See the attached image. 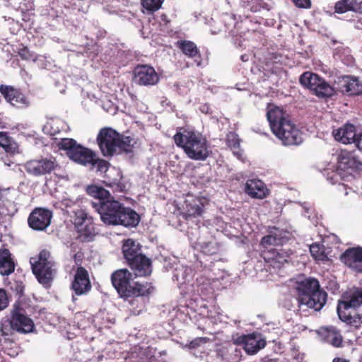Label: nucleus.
Here are the masks:
<instances>
[{"label":"nucleus","instance_id":"obj_25","mask_svg":"<svg viewBox=\"0 0 362 362\" xmlns=\"http://www.w3.org/2000/svg\"><path fill=\"white\" fill-rule=\"evenodd\" d=\"M338 163L344 169L362 170V162L355 151L341 150L338 156Z\"/></svg>","mask_w":362,"mask_h":362},{"label":"nucleus","instance_id":"obj_18","mask_svg":"<svg viewBox=\"0 0 362 362\" xmlns=\"http://www.w3.org/2000/svg\"><path fill=\"white\" fill-rule=\"evenodd\" d=\"M340 260L357 273H362V247L348 248L340 257Z\"/></svg>","mask_w":362,"mask_h":362},{"label":"nucleus","instance_id":"obj_12","mask_svg":"<svg viewBox=\"0 0 362 362\" xmlns=\"http://www.w3.org/2000/svg\"><path fill=\"white\" fill-rule=\"evenodd\" d=\"M10 320L16 332L27 334L32 332L35 325L33 321L26 315L25 310L20 303H15L11 313Z\"/></svg>","mask_w":362,"mask_h":362},{"label":"nucleus","instance_id":"obj_10","mask_svg":"<svg viewBox=\"0 0 362 362\" xmlns=\"http://www.w3.org/2000/svg\"><path fill=\"white\" fill-rule=\"evenodd\" d=\"M232 341L235 345L242 347L248 355L256 354L267 345L265 338L256 332L248 334H233Z\"/></svg>","mask_w":362,"mask_h":362},{"label":"nucleus","instance_id":"obj_51","mask_svg":"<svg viewBox=\"0 0 362 362\" xmlns=\"http://www.w3.org/2000/svg\"><path fill=\"white\" fill-rule=\"evenodd\" d=\"M332 362H349V361L344 358H334Z\"/></svg>","mask_w":362,"mask_h":362},{"label":"nucleus","instance_id":"obj_29","mask_svg":"<svg viewBox=\"0 0 362 362\" xmlns=\"http://www.w3.org/2000/svg\"><path fill=\"white\" fill-rule=\"evenodd\" d=\"M332 134L336 140L343 144H350L352 141L355 142L358 135L355 132V126L351 124H346L342 127L334 129Z\"/></svg>","mask_w":362,"mask_h":362},{"label":"nucleus","instance_id":"obj_38","mask_svg":"<svg viewBox=\"0 0 362 362\" xmlns=\"http://www.w3.org/2000/svg\"><path fill=\"white\" fill-rule=\"evenodd\" d=\"M226 143L228 148L235 151L239 149L240 145V139L235 132H229L226 134Z\"/></svg>","mask_w":362,"mask_h":362},{"label":"nucleus","instance_id":"obj_7","mask_svg":"<svg viewBox=\"0 0 362 362\" xmlns=\"http://www.w3.org/2000/svg\"><path fill=\"white\" fill-rule=\"evenodd\" d=\"M300 83L320 98H331L335 94L334 88L325 78L315 73L304 72L299 78Z\"/></svg>","mask_w":362,"mask_h":362},{"label":"nucleus","instance_id":"obj_30","mask_svg":"<svg viewBox=\"0 0 362 362\" xmlns=\"http://www.w3.org/2000/svg\"><path fill=\"white\" fill-rule=\"evenodd\" d=\"M87 193L95 199V201L91 202L93 208L96 211V204L105 202L112 198L109 191L106 190L102 187L97 185H90L87 187Z\"/></svg>","mask_w":362,"mask_h":362},{"label":"nucleus","instance_id":"obj_37","mask_svg":"<svg viewBox=\"0 0 362 362\" xmlns=\"http://www.w3.org/2000/svg\"><path fill=\"white\" fill-rule=\"evenodd\" d=\"M165 0H141V6L149 13L158 11Z\"/></svg>","mask_w":362,"mask_h":362},{"label":"nucleus","instance_id":"obj_47","mask_svg":"<svg viewBox=\"0 0 362 362\" xmlns=\"http://www.w3.org/2000/svg\"><path fill=\"white\" fill-rule=\"evenodd\" d=\"M293 1L298 8H309L311 6L310 0H293Z\"/></svg>","mask_w":362,"mask_h":362},{"label":"nucleus","instance_id":"obj_8","mask_svg":"<svg viewBox=\"0 0 362 362\" xmlns=\"http://www.w3.org/2000/svg\"><path fill=\"white\" fill-rule=\"evenodd\" d=\"M59 148L66 151L69 158L84 166H89L94 160L95 152L78 144L74 139L64 138L59 141Z\"/></svg>","mask_w":362,"mask_h":362},{"label":"nucleus","instance_id":"obj_1","mask_svg":"<svg viewBox=\"0 0 362 362\" xmlns=\"http://www.w3.org/2000/svg\"><path fill=\"white\" fill-rule=\"evenodd\" d=\"M267 117L272 132L285 146H298L303 142V133L286 112L278 107L269 109Z\"/></svg>","mask_w":362,"mask_h":362},{"label":"nucleus","instance_id":"obj_5","mask_svg":"<svg viewBox=\"0 0 362 362\" xmlns=\"http://www.w3.org/2000/svg\"><path fill=\"white\" fill-rule=\"evenodd\" d=\"M134 139L122 135L110 127L100 129L97 136V142L104 156H112L116 153L132 152Z\"/></svg>","mask_w":362,"mask_h":362},{"label":"nucleus","instance_id":"obj_16","mask_svg":"<svg viewBox=\"0 0 362 362\" xmlns=\"http://www.w3.org/2000/svg\"><path fill=\"white\" fill-rule=\"evenodd\" d=\"M75 223L78 226V239L82 242H90L95 235V229L92 222H87V214L82 209L75 211Z\"/></svg>","mask_w":362,"mask_h":362},{"label":"nucleus","instance_id":"obj_49","mask_svg":"<svg viewBox=\"0 0 362 362\" xmlns=\"http://www.w3.org/2000/svg\"><path fill=\"white\" fill-rule=\"evenodd\" d=\"M111 186L115 191L117 192H123L125 188V185L122 182L113 183V185H111Z\"/></svg>","mask_w":362,"mask_h":362},{"label":"nucleus","instance_id":"obj_48","mask_svg":"<svg viewBox=\"0 0 362 362\" xmlns=\"http://www.w3.org/2000/svg\"><path fill=\"white\" fill-rule=\"evenodd\" d=\"M355 144L356 147L362 151V132L357 135L355 139Z\"/></svg>","mask_w":362,"mask_h":362},{"label":"nucleus","instance_id":"obj_21","mask_svg":"<svg viewBox=\"0 0 362 362\" xmlns=\"http://www.w3.org/2000/svg\"><path fill=\"white\" fill-rule=\"evenodd\" d=\"M338 89L344 94L358 95L362 94V83L357 77L343 76L339 78Z\"/></svg>","mask_w":362,"mask_h":362},{"label":"nucleus","instance_id":"obj_20","mask_svg":"<svg viewBox=\"0 0 362 362\" xmlns=\"http://www.w3.org/2000/svg\"><path fill=\"white\" fill-rule=\"evenodd\" d=\"M127 266L136 276L146 277L152 272V261L143 253L130 262Z\"/></svg>","mask_w":362,"mask_h":362},{"label":"nucleus","instance_id":"obj_24","mask_svg":"<svg viewBox=\"0 0 362 362\" xmlns=\"http://www.w3.org/2000/svg\"><path fill=\"white\" fill-rule=\"evenodd\" d=\"M327 299V293L321 288L307 296L305 300H301L298 302L300 305H305L308 308L313 309L315 311H320L325 305Z\"/></svg>","mask_w":362,"mask_h":362},{"label":"nucleus","instance_id":"obj_19","mask_svg":"<svg viewBox=\"0 0 362 362\" xmlns=\"http://www.w3.org/2000/svg\"><path fill=\"white\" fill-rule=\"evenodd\" d=\"M135 81L140 85H155L159 81V76L155 69L148 65H139L134 69Z\"/></svg>","mask_w":362,"mask_h":362},{"label":"nucleus","instance_id":"obj_11","mask_svg":"<svg viewBox=\"0 0 362 362\" xmlns=\"http://www.w3.org/2000/svg\"><path fill=\"white\" fill-rule=\"evenodd\" d=\"M110 279L119 296L127 300L133 283L132 274L127 269H119L112 273Z\"/></svg>","mask_w":362,"mask_h":362},{"label":"nucleus","instance_id":"obj_43","mask_svg":"<svg viewBox=\"0 0 362 362\" xmlns=\"http://www.w3.org/2000/svg\"><path fill=\"white\" fill-rule=\"evenodd\" d=\"M269 233L277 238L276 243L279 245V246H284V243L288 240L286 232L277 228H273V229L270 230Z\"/></svg>","mask_w":362,"mask_h":362},{"label":"nucleus","instance_id":"obj_17","mask_svg":"<svg viewBox=\"0 0 362 362\" xmlns=\"http://www.w3.org/2000/svg\"><path fill=\"white\" fill-rule=\"evenodd\" d=\"M91 288L88 271L81 266L78 267L71 283V289L76 295L81 296L88 293Z\"/></svg>","mask_w":362,"mask_h":362},{"label":"nucleus","instance_id":"obj_55","mask_svg":"<svg viewBox=\"0 0 362 362\" xmlns=\"http://www.w3.org/2000/svg\"><path fill=\"white\" fill-rule=\"evenodd\" d=\"M78 10L85 12V8L83 6L79 7Z\"/></svg>","mask_w":362,"mask_h":362},{"label":"nucleus","instance_id":"obj_52","mask_svg":"<svg viewBox=\"0 0 362 362\" xmlns=\"http://www.w3.org/2000/svg\"><path fill=\"white\" fill-rule=\"evenodd\" d=\"M206 109H208V107L206 105H204V106L202 107L201 110L203 112H207V110H206Z\"/></svg>","mask_w":362,"mask_h":362},{"label":"nucleus","instance_id":"obj_32","mask_svg":"<svg viewBox=\"0 0 362 362\" xmlns=\"http://www.w3.org/2000/svg\"><path fill=\"white\" fill-rule=\"evenodd\" d=\"M154 287L151 282L133 281L132 288L128 295V299L135 297H146L151 295Z\"/></svg>","mask_w":362,"mask_h":362},{"label":"nucleus","instance_id":"obj_2","mask_svg":"<svg viewBox=\"0 0 362 362\" xmlns=\"http://www.w3.org/2000/svg\"><path fill=\"white\" fill-rule=\"evenodd\" d=\"M95 206L101 221L106 225L136 227L140 222V216L134 209L125 206L113 197Z\"/></svg>","mask_w":362,"mask_h":362},{"label":"nucleus","instance_id":"obj_4","mask_svg":"<svg viewBox=\"0 0 362 362\" xmlns=\"http://www.w3.org/2000/svg\"><path fill=\"white\" fill-rule=\"evenodd\" d=\"M337 310L341 321L359 328L362 324V287L346 291L338 301Z\"/></svg>","mask_w":362,"mask_h":362},{"label":"nucleus","instance_id":"obj_15","mask_svg":"<svg viewBox=\"0 0 362 362\" xmlns=\"http://www.w3.org/2000/svg\"><path fill=\"white\" fill-rule=\"evenodd\" d=\"M0 93L6 100L17 108L24 109L29 107L30 103L28 98L21 91L11 86L1 85Z\"/></svg>","mask_w":362,"mask_h":362},{"label":"nucleus","instance_id":"obj_40","mask_svg":"<svg viewBox=\"0 0 362 362\" xmlns=\"http://www.w3.org/2000/svg\"><path fill=\"white\" fill-rule=\"evenodd\" d=\"M93 160H94L92 162L93 163H90L89 165L91 168H95L98 171L101 173H105L107 170L110 165V163L107 161L99 158L96 153H95Z\"/></svg>","mask_w":362,"mask_h":362},{"label":"nucleus","instance_id":"obj_42","mask_svg":"<svg viewBox=\"0 0 362 362\" xmlns=\"http://www.w3.org/2000/svg\"><path fill=\"white\" fill-rule=\"evenodd\" d=\"M276 240L277 238L269 233V235H265L262 238L260 243L265 250H268L272 247H279L276 243Z\"/></svg>","mask_w":362,"mask_h":362},{"label":"nucleus","instance_id":"obj_50","mask_svg":"<svg viewBox=\"0 0 362 362\" xmlns=\"http://www.w3.org/2000/svg\"><path fill=\"white\" fill-rule=\"evenodd\" d=\"M160 18H161L162 21L165 22V24H167V23H170V20L168 18L167 15H165V14H162V15H161V16H160Z\"/></svg>","mask_w":362,"mask_h":362},{"label":"nucleus","instance_id":"obj_14","mask_svg":"<svg viewBox=\"0 0 362 362\" xmlns=\"http://www.w3.org/2000/svg\"><path fill=\"white\" fill-rule=\"evenodd\" d=\"M52 211L42 207L34 209L28 218V223L34 230H45L51 223Z\"/></svg>","mask_w":362,"mask_h":362},{"label":"nucleus","instance_id":"obj_23","mask_svg":"<svg viewBox=\"0 0 362 362\" xmlns=\"http://www.w3.org/2000/svg\"><path fill=\"white\" fill-rule=\"evenodd\" d=\"M320 288V283L317 279L314 278H305L303 280L298 281L296 285V291L298 302L301 300H305L307 296L313 293V291H317Z\"/></svg>","mask_w":362,"mask_h":362},{"label":"nucleus","instance_id":"obj_36","mask_svg":"<svg viewBox=\"0 0 362 362\" xmlns=\"http://www.w3.org/2000/svg\"><path fill=\"white\" fill-rule=\"evenodd\" d=\"M310 252L312 257L317 261H325L328 259L325 252V247L323 245L313 243L310 246Z\"/></svg>","mask_w":362,"mask_h":362},{"label":"nucleus","instance_id":"obj_27","mask_svg":"<svg viewBox=\"0 0 362 362\" xmlns=\"http://www.w3.org/2000/svg\"><path fill=\"white\" fill-rule=\"evenodd\" d=\"M245 192L252 198L262 199L269 194V189L259 180H248L245 187Z\"/></svg>","mask_w":362,"mask_h":362},{"label":"nucleus","instance_id":"obj_9","mask_svg":"<svg viewBox=\"0 0 362 362\" xmlns=\"http://www.w3.org/2000/svg\"><path fill=\"white\" fill-rule=\"evenodd\" d=\"M24 168L29 175L39 177L55 172L60 168V165L53 156H40L28 160Z\"/></svg>","mask_w":362,"mask_h":362},{"label":"nucleus","instance_id":"obj_54","mask_svg":"<svg viewBox=\"0 0 362 362\" xmlns=\"http://www.w3.org/2000/svg\"><path fill=\"white\" fill-rule=\"evenodd\" d=\"M80 257H81V255H79V254H78V253H76V254H75V255H74V257L75 261H76V260H77V259H78Z\"/></svg>","mask_w":362,"mask_h":362},{"label":"nucleus","instance_id":"obj_34","mask_svg":"<svg viewBox=\"0 0 362 362\" xmlns=\"http://www.w3.org/2000/svg\"><path fill=\"white\" fill-rule=\"evenodd\" d=\"M16 332L10 318L3 319L0 321V335L5 341L13 342V336Z\"/></svg>","mask_w":362,"mask_h":362},{"label":"nucleus","instance_id":"obj_26","mask_svg":"<svg viewBox=\"0 0 362 362\" xmlns=\"http://www.w3.org/2000/svg\"><path fill=\"white\" fill-rule=\"evenodd\" d=\"M122 252L127 265L142 253L141 245L136 240L132 238L124 240L122 245Z\"/></svg>","mask_w":362,"mask_h":362},{"label":"nucleus","instance_id":"obj_28","mask_svg":"<svg viewBox=\"0 0 362 362\" xmlns=\"http://www.w3.org/2000/svg\"><path fill=\"white\" fill-rule=\"evenodd\" d=\"M175 46L177 48H178L182 54H184L185 56H187L189 58H196L197 57L198 59H195L194 62H196L197 66H200L202 64V58H201V54L199 52V48L197 47V45L190 40H178L175 43Z\"/></svg>","mask_w":362,"mask_h":362},{"label":"nucleus","instance_id":"obj_22","mask_svg":"<svg viewBox=\"0 0 362 362\" xmlns=\"http://www.w3.org/2000/svg\"><path fill=\"white\" fill-rule=\"evenodd\" d=\"M185 204L186 211L180 214V216L187 223L191 221L192 223L196 222V225H198L200 220H197V218L200 217L204 211L203 204L201 203L200 200L193 197L187 199Z\"/></svg>","mask_w":362,"mask_h":362},{"label":"nucleus","instance_id":"obj_13","mask_svg":"<svg viewBox=\"0 0 362 362\" xmlns=\"http://www.w3.org/2000/svg\"><path fill=\"white\" fill-rule=\"evenodd\" d=\"M292 250L289 248L279 246L264 250L262 255L267 263L274 268H280L284 263L288 262Z\"/></svg>","mask_w":362,"mask_h":362},{"label":"nucleus","instance_id":"obj_35","mask_svg":"<svg viewBox=\"0 0 362 362\" xmlns=\"http://www.w3.org/2000/svg\"><path fill=\"white\" fill-rule=\"evenodd\" d=\"M325 337L327 342L335 347L341 346L343 341L342 336L339 330L334 327H330L325 329Z\"/></svg>","mask_w":362,"mask_h":362},{"label":"nucleus","instance_id":"obj_46","mask_svg":"<svg viewBox=\"0 0 362 362\" xmlns=\"http://www.w3.org/2000/svg\"><path fill=\"white\" fill-rule=\"evenodd\" d=\"M352 11L362 14V0H350Z\"/></svg>","mask_w":362,"mask_h":362},{"label":"nucleus","instance_id":"obj_44","mask_svg":"<svg viewBox=\"0 0 362 362\" xmlns=\"http://www.w3.org/2000/svg\"><path fill=\"white\" fill-rule=\"evenodd\" d=\"M209 341V338L207 337H197L194 339L192 340L189 344L188 347L189 349H195L199 347H201L202 345L205 344Z\"/></svg>","mask_w":362,"mask_h":362},{"label":"nucleus","instance_id":"obj_3","mask_svg":"<svg viewBox=\"0 0 362 362\" xmlns=\"http://www.w3.org/2000/svg\"><path fill=\"white\" fill-rule=\"evenodd\" d=\"M173 136L177 146L183 149L188 158L195 160H204L210 154L209 145L205 136L189 129H181Z\"/></svg>","mask_w":362,"mask_h":362},{"label":"nucleus","instance_id":"obj_41","mask_svg":"<svg viewBox=\"0 0 362 362\" xmlns=\"http://www.w3.org/2000/svg\"><path fill=\"white\" fill-rule=\"evenodd\" d=\"M334 11L337 13H344L348 11H352L350 0H339L336 2Z\"/></svg>","mask_w":362,"mask_h":362},{"label":"nucleus","instance_id":"obj_33","mask_svg":"<svg viewBox=\"0 0 362 362\" xmlns=\"http://www.w3.org/2000/svg\"><path fill=\"white\" fill-rule=\"evenodd\" d=\"M0 148L9 156H13L18 153L17 143L8 136V133L4 132H0Z\"/></svg>","mask_w":362,"mask_h":362},{"label":"nucleus","instance_id":"obj_53","mask_svg":"<svg viewBox=\"0 0 362 362\" xmlns=\"http://www.w3.org/2000/svg\"><path fill=\"white\" fill-rule=\"evenodd\" d=\"M206 109H208V107L206 105H204V106L202 107L201 110L203 112H207V110H206Z\"/></svg>","mask_w":362,"mask_h":362},{"label":"nucleus","instance_id":"obj_6","mask_svg":"<svg viewBox=\"0 0 362 362\" xmlns=\"http://www.w3.org/2000/svg\"><path fill=\"white\" fill-rule=\"evenodd\" d=\"M30 262L33 273L38 282L46 288L49 287L56 271L55 263L50 252L47 250H41L37 257L30 258Z\"/></svg>","mask_w":362,"mask_h":362},{"label":"nucleus","instance_id":"obj_31","mask_svg":"<svg viewBox=\"0 0 362 362\" xmlns=\"http://www.w3.org/2000/svg\"><path fill=\"white\" fill-rule=\"evenodd\" d=\"M15 270V263L7 248H0V274L8 276Z\"/></svg>","mask_w":362,"mask_h":362},{"label":"nucleus","instance_id":"obj_45","mask_svg":"<svg viewBox=\"0 0 362 362\" xmlns=\"http://www.w3.org/2000/svg\"><path fill=\"white\" fill-rule=\"evenodd\" d=\"M9 300L6 290L0 288V312L6 309Z\"/></svg>","mask_w":362,"mask_h":362},{"label":"nucleus","instance_id":"obj_39","mask_svg":"<svg viewBox=\"0 0 362 362\" xmlns=\"http://www.w3.org/2000/svg\"><path fill=\"white\" fill-rule=\"evenodd\" d=\"M201 251L206 255H216L219 252V247L216 243H204L201 246Z\"/></svg>","mask_w":362,"mask_h":362}]
</instances>
